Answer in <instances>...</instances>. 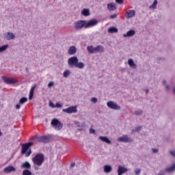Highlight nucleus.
Listing matches in <instances>:
<instances>
[{"mask_svg": "<svg viewBox=\"0 0 175 175\" xmlns=\"http://www.w3.org/2000/svg\"><path fill=\"white\" fill-rule=\"evenodd\" d=\"M23 175H32V172H31L29 170L26 169L23 171L22 173Z\"/></svg>", "mask_w": 175, "mask_h": 175, "instance_id": "30", "label": "nucleus"}, {"mask_svg": "<svg viewBox=\"0 0 175 175\" xmlns=\"http://www.w3.org/2000/svg\"><path fill=\"white\" fill-rule=\"evenodd\" d=\"M51 125L55 128V129H57V131H61L64 126V124L61 123V121L57 118H53L51 120Z\"/></svg>", "mask_w": 175, "mask_h": 175, "instance_id": "5", "label": "nucleus"}, {"mask_svg": "<svg viewBox=\"0 0 175 175\" xmlns=\"http://www.w3.org/2000/svg\"><path fill=\"white\" fill-rule=\"evenodd\" d=\"M91 101L93 102V103H96V102H98V98H96V97H93L92 98Z\"/></svg>", "mask_w": 175, "mask_h": 175, "instance_id": "37", "label": "nucleus"}, {"mask_svg": "<svg viewBox=\"0 0 175 175\" xmlns=\"http://www.w3.org/2000/svg\"><path fill=\"white\" fill-rule=\"evenodd\" d=\"M170 154H175V150H170Z\"/></svg>", "mask_w": 175, "mask_h": 175, "instance_id": "52", "label": "nucleus"}, {"mask_svg": "<svg viewBox=\"0 0 175 175\" xmlns=\"http://www.w3.org/2000/svg\"><path fill=\"white\" fill-rule=\"evenodd\" d=\"M8 47H9L8 44H5L0 46V53H2V51H6L8 49Z\"/></svg>", "mask_w": 175, "mask_h": 175, "instance_id": "31", "label": "nucleus"}, {"mask_svg": "<svg viewBox=\"0 0 175 175\" xmlns=\"http://www.w3.org/2000/svg\"><path fill=\"white\" fill-rule=\"evenodd\" d=\"M113 170V167H111V165H105L104 166V172L105 173H110Z\"/></svg>", "mask_w": 175, "mask_h": 175, "instance_id": "22", "label": "nucleus"}, {"mask_svg": "<svg viewBox=\"0 0 175 175\" xmlns=\"http://www.w3.org/2000/svg\"><path fill=\"white\" fill-rule=\"evenodd\" d=\"M49 106L52 107L53 109L55 108V105H54L53 102L50 101L49 102Z\"/></svg>", "mask_w": 175, "mask_h": 175, "instance_id": "38", "label": "nucleus"}, {"mask_svg": "<svg viewBox=\"0 0 175 175\" xmlns=\"http://www.w3.org/2000/svg\"><path fill=\"white\" fill-rule=\"evenodd\" d=\"M97 49V53H103L105 51V47L102 45H98L96 46Z\"/></svg>", "mask_w": 175, "mask_h": 175, "instance_id": "26", "label": "nucleus"}, {"mask_svg": "<svg viewBox=\"0 0 175 175\" xmlns=\"http://www.w3.org/2000/svg\"><path fill=\"white\" fill-rule=\"evenodd\" d=\"M87 50L88 53H90V54H94V46L92 45L88 46L87 47Z\"/></svg>", "mask_w": 175, "mask_h": 175, "instance_id": "32", "label": "nucleus"}, {"mask_svg": "<svg viewBox=\"0 0 175 175\" xmlns=\"http://www.w3.org/2000/svg\"><path fill=\"white\" fill-rule=\"evenodd\" d=\"M107 107L112 109L113 110H121V106L118 105L114 101H109L107 103Z\"/></svg>", "mask_w": 175, "mask_h": 175, "instance_id": "8", "label": "nucleus"}, {"mask_svg": "<svg viewBox=\"0 0 175 175\" xmlns=\"http://www.w3.org/2000/svg\"><path fill=\"white\" fill-rule=\"evenodd\" d=\"M90 14H91V13L90 12V10L89 9L84 8L81 11V15L84 16L85 17H88V16H90Z\"/></svg>", "mask_w": 175, "mask_h": 175, "instance_id": "21", "label": "nucleus"}, {"mask_svg": "<svg viewBox=\"0 0 175 175\" xmlns=\"http://www.w3.org/2000/svg\"><path fill=\"white\" fill-rule=\"evenodd\" d=\"M157 5H158V0H154L153 3L149 8L150 9H157Z\"/></svg>", "mask_w": 175, "mask_h": 175, "instance_id": "29", "label": "nucleus"}, {"mask_svg": "<svg viewBox=\"0 0 175 175\" xmlns=\"http://www.w3.org/2000/svg\"><path fill=\"white\" fill-rule=\"evenodd\" d=\"M165 172H167L168 173H173V172H175V163L172 164L170 167L165 168Z\"/></svg>", "mask_w": 175, "mask_h": 175, "instance_id": "20", "label": "nucleus"}, {"mask_svg": "<svg viewBox=\"0 0 175 175\" xmlns=\"http://www.w3.org/2000/svg\"><path fill=\"white\" fill-rule=\"evenodd\" d=\"M128 172V168L119 165L118 168V175H122Z\"/></svg>", "mask_w": 175, "mask_h": 175, "instance_id": "12", "label": "nucleus"}, {"mask_svg": "<svg viewBox=\"0 0 175 175\" xmlns=\"http://www.w3.org/2000/svg\"><path fill=\"white\" fill-rule=\"evenodd\" d=\"M35 88H36V84L31 87L29 94V100H32L33 98V92H35Z\"/></svg>", "mask_w": 175, "mask_h": 175, "instance_id": "17", "label": "nucleus"}, {"mask_svg": "<svg viewBox=\"0 0 175 175\" xmlns=\"http://www.w3.org/2000/svg\"><path fill=\"white\" fill-rule=\"evenodd\" d=\"M25 71L27 72V73H29V68H28V67H26Z\"/></svg>", "mask_w": 175, "mask_h": 175, "instance_id": "50", "label": "nucleus"}, {"mask_svg": "<svg viewBox=\"0 0 175 175\" xmlns=\"http://www.w3.org/2000/svg\"><path fill=\"white\" fill-rule=\"evenodd\" d=\"M136 14V11L135 10H130L126 12V18H132Z\"/></svg>", "mask_w": 175, "mask_h": 175, "instance_id": "11", "label": "nucleus"}, {"mask_svg": "<svg viewBox=\"0 0 175 175\" xmlns=\"http://www.w3.org/2000/svg\"><path fill=\"white\" fill-rule=\"evenodd\" d=\"M165 170H161L159 172V173L158 174V175H165Z\"/></svg>", "mask_w": 175, "mask_h": 175, "instance_id": "42", "label": "nucleus"}, {"mask_svg": "<svg viewBox=\"0 0 175 175\" xmlns=\"http://www.w3.org/2000/svg\"><path fill=\"white\" fill-rule=\"evenodd\" d=\"M152 151L153 153H157L158 152V148H152Z\"/></svg>", "mask_w": 175, "mask_h": 175, "instance_id": "43", "label": "nucleus"}, {"mask_svg": "<svg viewBox=\"0 0 175 175\" xmlns=\"http://www.w3.org/2000/svg\"><path fill=\"white\" fill-rule=\"evenodd\" d=\"M75 165H76L75 163H70L71 167H75Z\"/></svg>", "mask_w": 175, "mask_h": 175, "instance_id": "49", "label": "nucleus"}, {"mask_svg": "<svg viewBox=\"0 0 175 175\" xmlns=\"http://www.w3.org/2000/svg\"><path fill=\"white\" fill-rule=\"evenodd\" d=\"M6 36H7L8 40H12L16 38V36H14V34L10 32H8Z\"/></svg>", "mask_w": 175, "mask_h": 175, "instance_id": "24", "label": "nucleus"}, {"mask_svg": "<svg viewBox=\"0 0 175 175\" xmlns=\"http://www.w3.org/2000/svg\"><path fill=\"white\" fill-rule=\"evenodd\" d=\"M54 85V82L53 81H51L48 83V87L49 88H51V87H53Z\"/></svg>", "mask_w": 175, "mask_h": 175, "instance_id": "39", "label": "nucleus"}, {"mask_svg": "<svg viewBox=\"0 0 175 175\" xmlns=\"http://www.w3.org/2000/svg\"><path fill=\"white\" fill-rule=\"evenodd\" d=\"M75 125H77L78 128H80V122H75Z\"/></svg>", "mask_w": 175, "mask_h": 175, "instance_id": "48", "label": "nucleus"}, {"mask_svg": "<svg viewBox=\"0 0 175 175\" xmlns=\"http://www.w3.org/2000/svg\"><path fill=\"white\" fill-rule=\"evenodd\" d=\"M140 131H142V126H138L135 128V132H139Z\"/></svg>", "mask_w": 175, "mask_h": 175, "instance_id": "41", "label": "nucleus"}, {"mask_svg": "<svg viewBox=\"0 0 175 175\" xmlns=\"http://www.w3.org/2000/svg\"><path fill=\"white\" fill-rule=\"evenodd\" d=\"M166 83H167L166 81H163V84H166Z\"/></svg>", "mask_w": 175, "mask_h": 175, "instance_id": "56", "label": "nucleus"}, {"mask_svg": "<svg viewBox=\"0 0 175 175\" xmlns=\"http://www.w3.org/2000/svg\"><path fill=\"white\" fill-rule=\"evenodd\" d=\"M22 167L24 169H31V164L28 161H25L22 164Z\"/></svg>", "mask_w": 175, "mask_h": 175, "instance_id": "25", "label": "nucleus"}, {"mask_svg": "<svg viewBox=\"0 0 175 175\" xmlns=\"http://www.w3.org/2000/svg\"><path fill=\"white\" fill-rule=\"evenodd\" d=\"M63 76H64V77H66V78L68 77V76H70V70H67L64 71Z\"/></svg>", "mask_w": 175, "mask_h": 175, "instance_id": "33", "label": "nucleus"}, {"mask_svg": "<svg viewBox=\"0 0 175 175\" xmlns=\"http://www.w3.org/2000/svg\"><path fill=\"white\" fill-rule=\"evenodd\" d=\"M108 32H109V33H117V32H118V29L115 27H109L108 29Z\"/></svg>", "mask_w": 175, "mask_h": 175, "instance_id": "23", "label": "nucleus"}, {"mask_svg": "<svg viewBox=\"0 0 175 175\" xmlns=\"http://www.w3.org/2000/svg\"><path fill=\"white\" fill-rule=\"evenodd\" d=\"M128 64L129 65V67L132 68L133 69H137V65H136V64H135L133 59H129L128 60Z\"/></svg>", "mask_w": 175, "mask_h": 175, "instance_id": "19", "label": "nucleus"}, {"mask_svg": "<svg viewBox=\"0 0 175 175\" xmlns=\"http://www.w3.org/2000/svg\"><path fill=\"white\" fill-rule=\"evenodd\" d=\"M149 91H150V90H148V89H146V94H148Z\"/></svg>", "mask_w": 175, "mask_h": 175, "instance_id": "53", "label": "nucleus"}, {"mask_svg": "<svg viewBox=\"0 0 175 175\" xmlns=\"http://www.w3.org/2000/svg\"><path fill=\"white\" fill-rule=\"evenodd\" d=\"M0 136H2V132L0 131Z\"/></svg>", "mask_w": 175, "mask_h": 175, "instance_id": "57", "label": "nucleus"}, {"mask_svg": "<svg viewBox=\"0 0 175 175\" xmlns=\"http://www.w3.org/2000/svg\"><path fill=\"white\" fill-rule=\"evenodd\" d=\"M31 155V154H26L25 157H29Z\"/></svg>", "mask_w": 175, "mask_h": 175, "instance_id": "54", "label": "nucleus"}, {"mask_svg": "<svg viewBox=\"0 0 175 175\" xmlns=\"http://www.w3.org/2000/svg\"><path fill=\"white\" fill-rule=\"evenodd\" d=\"M107 9H109V12H114L116 9H117V5L114 3H110L107 4Z\"/></svg>", "mask_w": 175, "mask_h": 175, "instance_id": "15", "label": "nucleus"}, {"mask_svg": "<svg viewBox=\"0 0 175 175\" xmlns=\"http://www.w3.org/2000/svg\"><path fill=\"white\" fill-rule=\"evenodd\" d=\"M62 111L64 113H67L68 114H72V113H77V107L76 106H71L66 109H63Z\"/></svg>", "mask_w": 175, "mask_h": 175, "instance_id": "9", "label": "nucleus"}, {"mask_svg": "<svg viewBox=\"0 0 175 175\" xmlns=\"http://www.w3.org/2000/svg\"><path fill=\"white\" fill-rule=\"evenodd\" d=\"M35 144L33 142H30L25 144H21L22 147L21 154H32V149L31 147Z\"/></svg>", "mask_w": 175, "mask_h": 175, "instance_id": "2", "label": "nucleus"}, {"mask_svg": "<svg viewBox=\"0 0 175 175\" xmlns=\"http://www.w3.org/2000/svg\"><path fill=\"white\" fill-rule=\"evenodd\" d=\"M77 52V49H76V46H70L68 53L70 55H75V53Z\"/></svg>", "mask_w": 175, "mask_h": 175, "instance_id": "16", "label": "nucleus"}, {"mask_svg": "<svg viewBox=\"0 0 175 175\" xmlns=\"http://www.w3.org/2000/svg\"><path fill=\"white\" fill-rule=\"evenodd\" d=\"M136 33V31L133 29L129 30L126 32V33L123 34V38H131L134 36Z\"/></svg>", "mask_w": 175, "mask_h": 175, "instance_id": "13", "label": "nucleus"}, {"mask_svg": "<svg viewBox=\"0 0 175 175\" xmlns=\"http://www.w3.org/2000/svg\"><path fill=\"white\" fill-rule=\"evenodd\" d=\"M165 88H166L167 90H170V86H169V85H167L165 86Z\"/></svg>", "mask_w": 175, "mask_h": 175, "instance_id": "51", "label": "nucleus"}, {"mask_svg": "<svg viewBox=\"0 0 175 175\" xmlns=\"http://www.w3.org/2000/svg\"><path fill=\"white\" fill-rule=\"evenodd\" d=\"M98 139L101 140V142H103L104 143H107V144H111V141H110L109 137L106 136H100Z\"/></svg>", "mask_w": 175, "mask_h": 175, "instance_id": "18", "label": "nucleus"}, {"mask_svg": "<svg viewBox=\"0 0 175 175\" xmlns=\"http://www.w3.org/2000/svg\"><path fill=\"white\" fill-rule=\"evenodd\" d=\"M33 162L37 166H42V164L43 162H44V156L43 154H37L33 158Z\"/></svg>", "mask_w": 175, "mask_h": 175, "instance_id": "3", "label": "nucleus"}, {"mask_svg": "<svg viewBox=\"0 0 175 175\" xmlns=\"http://www.w3.org/2000/svg\"><path fill=\"white\" fill-rule=\"evenodd\" d=\"M134 114L135 116H142V114H143V111L142 110H139V111H135L134 112Z\"/></svg>", "mask_w": 175, "mask_h": 175, "instance_id": "34", "label": "nucleus"}, {"mask_svg": "<svg viewBox=\"0 0 175 175\" xmlns=\"http://www.w3.org/2000/svg\"><path fill=\"white\" fill-rule=\"evenodd\" d=\"M79 131H83V129H79Z\"/></svg>", "mask_w": 175, "mask_h": 175, "instance_id": "58", "label": "nucleus"}, {"mask_svg": "<svg viewBox=\"0 0 175 175\" xmlns=\"http://www.w3.org/2000/svg\"><path fill=\"white\" fill-rule=\"evenodd\" d=\"M90 133H91V134L95 133V129H90Z\"/></svg>", "mask_w": 175, "mask_h": 175, "instance_id": "44", "label": "nucleus"}, {"mask_svg": "<svg viewBox=\"0 0 175 175\" xmlns=\"http://www.w3.org/2000/svg\"><path fill=\"white\" fill-rule=\"evenodd\" d=\"M4 173H11V172H16V167L12 165H9L3 169Z\"/></svg>", "mask_w": 175, "mask_h": 175, "instance_id": "14", "label": "nucleus"}, {"mask_svg": "<svg viewBox=\"0 0 175 175\" xmlns=\"http://www.w3.org/2000/svg\"><path fill=\"white\" fill-rule=\"evenodd\" d=\"M94 53H98L96 46L93 48V54H94Z\"/></svg>", "mask_w": 175, "mask_h": 175, "instance_id": "46", "label": "nucleus"}, {"mask_svg": "<svg viewBox=\"0 0 175 175\" xmlns=\"http://www.w3.org/2000/svg\"><path fill=\"white\" fill-rule=\"evenodd\" d=\"M135 173L137 174V175H139L140 174V172H142V170H140V168H137L135 170Z\"/></svg>", "mask_w": 175, "mask_h": 175, "instance_id": "36", "label": "nucleus"}, {"mask_svg": "<svg viewBox=\"0 0 175 175\" xmlns=\"http://www.w3.org/2000/svg\"><path fill=\"white\" fill-rule=\"evenodd\" d=\"M98 24V20L93 18L87 22V21L80 20L75 23L74 28L76 31L83 29V28H90V27H94Z\"/></svg>", "mask_w": 175, "mask_h": 175, "instance_id": "1", "label": "nucleus"}, {"mask_svg": "<svg viewBox=\"0 0 175 175\" xmlns=\"http://www.w3.org/2000/svg\"><path fill=\"white\" fill-rule=\"evenodd\" d=\"M21 107V105H20V104H17V105H16V109L17 110H18Z\"/></svg>", "mask_w": 175, "mask_h": 175, "instance_id": "47", "label": "nucleus"}, {"mask_svg": "<svg viewBox=\"0 0 175 175\" xmlns=\"http://www.w3.org/2000/svg\"><path fill=\"white\" fill-rule=\"evenodd\" d=\"M1 79L3 80L5 84H17V83H18V80L14 78H9L5 76H2Z\"/></svg>", "mask_w": 175, "mask_h": 175, "instance_id": "7", "label": "nucleus"}, {"mask_svg": "<svg viewBox=\"0 0 175 175\" xmlns=\"http://www.w3.org/2000/svg\"><path fill=\"white\" fill-rule=\"evenodd\" d=\"M55 107H57V109H61V107H62V104L59 103H56V104L55 105Z\"/></svg>", "mask_w": 175, "mask_h": 175, "instance_id": "35", "label": "nucleus"}, {"mask_svg": "<svg viewBox=\"0 0 175 175\" xmlns=\"http://www.w3.org/2000/svg\"><path fill=\"white\" fill-rule=\"evenodd\" d=\"M31 140L39 142L40 143H50V135H42L40 137H32Z\"/></svg>", "mask_w": 175, "mask_h": 175, "instance_id": "4", "label": "nucleus"}, {"mask_svg": "<svg viewBox=\"0 0 175 175\" xmlns=\"http://www.w3.org/2000/svg\"><path fill=\"white\" fill-rule=\"evenodd\" d=\"M116 17H117V15L116 14L110 16V18L111 19L116 18Z\"/></svg>", "mask_w": 175, "mask_h": 175, "instance_id": "45", "label": "nucleus"}, {"mask_svg": "<svg viewBox=\"0 0 175 175\" xmlns=\"http://www.w3.org/2000/svg\"><path fill=\"white\" fill-rule=\"evenodd\" d=\"M172 157H173V158H175V154H171Z\"/></svg>", "mask_w": 175, "mask_h": 175, "instance_id": "55", "label": "nucleus"}, {"mask_svg": "<svg viewBox=\"0 0 175 175\" xmlns=\"http://www.w3.org/2000/svg\"><path fill=\"white\" fill-rule=\"evenodd\" d=\"M116 3H119L120 5H122V3H124V0H116Z\"/></svg>", "mask_w": 175, "mask_h": 175, "instance_id": "40", "label": "nucleus"}, {"mask_svg": "<svg viewBox=\"0 0 175 175\" xmlns=\"http://www.w3.org/2000/svg\"><path fill=\"white\" fill-rule=\"evenodd\" d=\"M75 68H78L79 69H83L84 68V63L77 62Z\"/></svg>", "mask_w": 175, "mask_h": 175, "instance_id": "27", "label": "nucleus"}, {"mask_svg": "<svg viewBox=\"0 0 175 175\" xmlns=\"http://www.w3.org/2000/svg\"><path fill=\"white\" fill-rule=\"evenodd\" d=\"M25 102H28V98L27 97H22L20 100H19V103L21 105H24V103H25Z\"/></svg>", "mask_w": 175, "mask_h": 175, "instance_id": "28", "label": "nucleus"}, {"mask_svg": "<svg viewBox=\"0 0 175 175\" xmlns=\"http://www.w3.org/2000/svg\"><path fill=\"white\" fill-rule=\"evenodd\" d=\"M79 62V59L76 56L71 57L68 60L69 68H75L76 65Z\"/></svg>", "mask_w": 175, "mask_h": 175, "instance_id": "6", "label": "nucleus"}, {"mask_svg": "<svg viewBox=\"0 0 175 175\" xmlns=\"http://www.w3.org/2000/svg\"><path fill=\"white\" fill-rule=\"evenodd\" d=\"M118 142H122L123 143H129L132 142V139L128 137V135H123L118 139Z\"/></svg>", "mask_w": 175, "mask_h": 175, "instance_id": "10", "label": "nucleus"}]
</instances>
